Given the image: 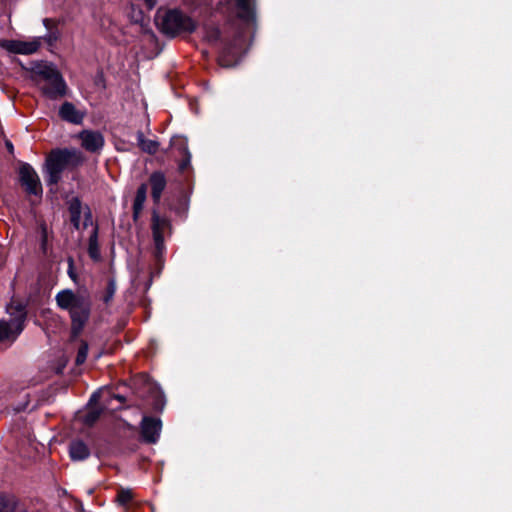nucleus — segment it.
<instances>
[{"label": "nucleus", "mask_w": 512, "mask_h": 512, "mask_svg": "<svg viewBox=\"0 0 512 512\" xmlns=\"http://www.w3.org/2000/svg\"><path fill=\"white\" fill-rule=\"evenodd\" d=\"M59 116L66 122L81 124L85 117V112L78 110L71 102H64L59 109Z\"/></svg>", "instance_id": "nucleus-14"}, {"label": "nucleus", "mask_w": 512, "mask_h": 512, "mask_svg": "<svg viewBox=\"0 0 512 512\" xmlns=\"http://www.w3.org/2000/svg\"><path fill=\"white\" fill-rule=\"evenodd\" d=\"M8 149L12 150L13 146L11 143H7Z\"/></svg>", "instance_id": "nucleus-33"}, {"label": "nucleus", "mask_w": 512, "mask_h": 512, "mask_svg": "<svg viewBox=\"0 0 512 512\" xmlns=\"http://www.w3.org/2000/svg\"><path fill=\"white\" fill-rule=\"evenodd\" d=\"M115 292H116V284H115V281L113 279H111V280H109L108 285L106 287V291L103 296V302L105 304H108L114 297Z\"/></svg>", "instance_id": "nucleus-24"}, {"label": "nucleus", "mask_w": 512, "mask_h": 512, "mask_svg": "<svg viewBox=\"0 0 512 512\" xmlns=\"http://www.w3.org/2000/svg\"><path fill=\"white\" fill-rule=\"evenodd\" d=\"M88 355V344L82 342L76 356V364L81 365L85 362Z\"/></svg>", "instance_id": "nucleus-25"}, {"label": "nucleus", "mask_w": 512, "mask_h": 512, "mask_svg": "<svg viewBox=\"0 0 512 512\" xmlns=\"http://www.w3.org/2000/svg\"><path fill=\"white\" fill-rule=\"evenodd\" d=\"M40 90L43 95L49 99L55 100L64 96L66 93V84L60 72L55 75V80L51 79L44 82Z\"/></svg>", "instance_id": "nucleus-11"}, {"label": "nucleus", "mask_w": 512, "mask_h": 512, "mask_svg": "<svg viewBox=\"0 0 512 512\" xmlns=\"http://www.w3.org/2000/svg\"><path fill=\"white\" fill-rule=\"evenodd\" d=\"M147 6L148 9L154 8L156 5V0H143Z\"/></svg>", "instance_id": "nucleus-27"}, {"label": "nucleus", "mask_w": 512, "mask_h": 512, "mask_svg": "<svg viewBox=\"0 0 512 512\" xmlns=\"http://www.w3.org/2000/svg\"><path fill=\"white\" fill-rule=\"evenodd\" d=\"M162 424L157 418L144 417L141 422V435L148 443H156L160 437Z\"/></svg>", "instance_id": "nucleus-12"}, {"label": "nucleus", "mask_w": 512, "mask_h": 512, "mask_svg": "<svg viewBox=\"0 0 512 512\" xmlns=\"http://www.w3.org/2000/svg\"><path fill=\"white\" fill-rule=\"evenodd\" d=\"M116 398H117L120 402H123V401H124V397H122V396H116Z\"/></svg>", "instance_id": "nucleus-32"}, {"label": "nucleus", "mask_w": 512, "mask_h": 512, "mask_svg": "<svg viewBox=\"0 0 512 512\" xmlns=\"http://www.w3.org/2000/svg\"><path fill=\"white\" fill-rule=\"evenodd\" d=\"M19 504L15 496L0 494V512H15Z\"/></svg>", "instance_id": "nucleus-19"}, {"label": "nucleus", "mask_w": 512, "mask_h": 512, "mask_svg": "<svg viewBox=\"0 0 512 512\" xmlns=\"http://www.w3.org/2000/svg\"><path fill=\"white\" fill-rule=\"evenodd\" d=\"M137 139H138L139 147L144 152H147L149 154H154L157 152L159 144L155 140L144 138L142 133H139Z\"/></svg>", "instance_id": "nucleus-22"}, {"label": "nucleus", "mask_w": 512, "mask_h": 512, "mask_svg": "<svg viewBox=\"0 0 512 512\" xmlns=\"http://www.w3.org/2000/svg\"><path fill=\"white\" fill-rule=\"evenodd\" d=\"M43 23H44V25H45L46 27H48L49 19H44V20H43Z\"/></svg>", "instance_id": "nucleus-31"}, {"label": "nucleus", "mask_w": 512, "mask_h": 512, "mask_svg": "<svg viewBox=\"0 0 512 512\" xmlns=\"http://www.w3.org/2000/svg\"><path fill=\"white\" fill-rule=\"evenodd\" d=\"M147 196V187L145 184H142L136 192L134 204H133V213L134 217L137 218L138 215L141 213L144 203L146 201Z\"/></svg>", "instance_id": "nucleus-18"}, {"label": "nucleus", "mask_w": 512, "mask_h": 512, "mask_svg": "<svg viewBox=\"0 0 512 512\" xmlns=\"http://www.w3.org/2000/svg\"><path fill=\"white\" fill-rule=\"evenodd\" d=\"M170 228V221L154 211L152 216V232L155 244V257L157 259H160L164 252V233L170 230Z\"/></svg>", "instance_id": "nucleus-6"}, {"label": "nucleus", "mask_w": 512, "mask_h": 512, "mask_svg": "<svg viewBox=\"0 0 512 512\" xmlns=\"http://www.w3.org/2000/svg\"><path fill=\"white\" fill-rule=\"evenodd\" d=\"M59 73L57 68L47 62H40L34 65L32 68V80L36 86L40 89L44 82L48 80H55V75Z\"/></svg>", "instance_id": "nucleus-9"}, {"label": "nucleus", "mask_w": 512, "mask_h": 512, "mask_svg": "<svg viewBox=\"0 0 512 512\" xmlns=\"http://www.w3.org/2000/svg\"><path fill=\"white\" fill-rule=\"evenodd\" d=\"M19 180L27 194L41 196L42 185L38 174L31 165L24 163L20 166Z\"/></svg>", "instance_id": "nucleus-5"}, {"label": "nucleus", "mask_w": 512, "mask_h": 512, "mask_svg": "<svg viewBox=\"0 0 512 512\" xmlns=\"http://www.w3.org/2000/svg\"><path fill=\"white\" fill-rule=\"evenodd\" d=\"M171 146L178 150L183 159L179 163V170L185 171L191 163V153L188 149L187 139L183 136H175L171 139Z\"/></svg>", "instance_id": "nucleus-15"}, {"label": "nucleus", "mask_w": 512, "mask_h": 512, "mask_svg": "<svg viewBox=\"0 0 512 512\" xmlns=\"http://www.w3.org/2000/svg\"><path fill=\"white\" fill-rule=\"evenodd\" d=\"M68 273H69V275H70V277H71L72 279H74V278H75V276H74V272H72V261H71V260H70V263H69V271H68Z\"/></svg>", "instance_id": "nucleus-29"}, {"label": "nucleus", "mask_w": 512, "mask_h": 512, "mask_svg": "<svg viewBox=\"0 0 512 512\" xmlns=\"http://www.w3.org/2000/svg\"><path fill=\"white\" fill-rule=\"evenodd\" d=\"M81 140V146L91 153H99L105 143L101 132L93 130H83L78 135Z\"/></svg>", "instance_id": "nucleus-8"}, {"label": "nucleus", "mask_w": 512, "mask_h": 512, "mask_svg": "<svg viewBox=\"0 0 512 512\" xmlns=\"http://www.w3.org/2000/svg\"><path fill=\"white\" fill-rule=\"evenodd\" d=\"M155 22L163 33L170 36L195 30L193 20L178 10H158Z\"/></svg>", "instance_id": "nucleus-2"}, {"label": "nucleus", "mask_w": 512, "mask_h": 512, "mask_svg": "<svg viewBox=\"0 0 512 512\" xmlns=\"http://www.w3.org/2000/svg\"><path fill=\"white\" fill-rule=\"evenodd\" d=\"M88 253L93 260H98L100 258V249L98 245V230L96 227L93 229L92 234L89 237Z\"/></svg>", "instance_id": "nucleus-20"}, {"label": "nucleus", "mask_w": 512, "mask_h": 512, "mask_svg": "<svg viewBox=\"0 0 512 512\" xmlns=\"http://www.w3.org/2000/svg\"><path fill=\"white\" fill-rule=\"evenodd\" d=\"M101 411L98 408H90L84 415H83V422L86 425H92L94 424L100 417Z\"/></svg>", "instance_id": "nucleus-23"}, {"label": "nucleus", "mask_w": 512, "mask_h": 512, "mask_svg": "<svg viewBox=\"0 0 512 512\" xmlns=\"http://www.w3.org/2000/svg\"><path fill=\"white\" fill-rule=\"evenodd\" d=\"M99 398V393L95 392L92 394L91 398H90V402H96Z\"/></svg>", "instance_id": "nucleus-28"}, {"label": "nucleus", "mask_w": 512, "mask_h": 512, "mask_svg": "<svg viewBox=\"0 0 512 512\" xmlns=\"http://www.w3.org/2000/svg\"><path fill=\"white\" fill-rule=\"evenodd\" d=\"M236 14L246 25H252L255 21L254 0H236Z\"/></svg>", "instance_id": "nucleus-13"}, {"label": "nucleus", "mask_w": 512, "mask_h": 512, "mask_svg": "<svg viewBox=\"0 0 512 512\" xmlns=\"http://www.w3.org/2000/svg\"><path fill=\"white\" fill-rule=\"evenodd\" d=\"M55 300L61 309L68 311L72 331L75 334L80 333L90 317L92 305L90 297L84 293H75L70 289H65L56 294Z\"/></svg>", "instance_id": "nucleus-1"}, {"label": "nucleus", "mask_w": 512, "mask_h": 512, "mask_svg": "<svg viewBox=\"0 0 512 512\" xmlns=\"http://www.w3.org/2000/svg\"><path fill=\"white\" fill-rule=\"evenodd\" d=\"M214 33H215V39H217V38H218V36H219V32H218V31H215Z\"/></svg>", "instance_id": "nucleus-34"}, {"label": "nucleus", "mask_w": 512, "mask_h": 512, "mask_svg": "<svg viewBox=\"0 0 512 512\" xmlns=\"http://www.w3.org/2000/svg\"><path fill=\"white\" fill-rule=\"evenodd\" d=\"M0 46L8 52L22 55L35 53L41 46V38L34 37L28 40H1Z\"/></svg>", "instance_id": "nucleus-7"}, {"label": "nucleus", "mask_w": 512, "mask_h": 512, "mask_svg": "<svg viewBox=\"0 0 512 512\" xmlns=\"http://www.w3.org/2000/svg\"><path fill=\"white\" fill-rule=\"evenodd\" d=\"M150 183L152 187V197L155 202L160 200L161 194L166 187V179L162 172H154L150 176Z\"/></svg>", "instance_id": "nucleus-16"}, {"label": "nucleus", "mask_w": 512, "mask_h": 512, "mask_svg": "<svg viewBox=\"0 0 512 512\" xmlns=\"http://www.w3.org/2000/svg\"><path fill=\"white\" fill-rule=\"evenodd\" d=\"M69 453L73 460L81 461L90 455L88 446L81 440L71 442Z\"/></svg>", "instance_id": "nucleus-17"}, {"label": "nucleus", "mask_w": 512, "mask_h": 512, "mask_svg": "<svg viewBox=\"0 0 512 512\" xmlns=\"http://www.w3.org/2000/svg\"><path fill=\"white\" fill-rule=\"evenodd\" d=\"M132 491L130 489H121L118 492L117 500L121 505H126L132 499Z\"/></svg>", "instance_id": "nucleus-26"}, {"label": "nucleus", "mask_w": 512, "mask_h": 512, "mask_svg": "<svg viewBox=\"0 0 512 512\" xmlns=\"http://www.w3.org/2000/svg\"><path fill=\"white\" fill-rule=\"evenodd\" d=\"M74 156H76V152L67 149L53 151L50 154L46 161L47 183L49 185L56 184L59 181L62 171L69 165Z\"/></svg>", "instance_id": "nucleus-4"}, {"label": "nucleus", "mask_w": 512, "mask_h": 512, "mask_svg": "<svg viewBox=\"0 0 512 512\" xmlns=\"http://www.w3.org/2000/svg\"><path fill=\"white\" fill-rule=\"evenodd\" d=\"M69 211L71 214V222L76 229H79L80 226V216H81V203L79 199L74 198L70 202Z\"/></svg>", "instance_id": "nucleus-21"}, {"label": "nucleus", "mask_w": 512, "mask_h": 512, "mask_svg": "<svg viewBox=\"0 0 512 512\" xmlns=\"http://www.w3.org/2000/svg\"><path fill=\"white\" fill-rule=\"evenodd\" d=\"M9 320H0V341H14L24 329L26 320V307L21 301L12 300L6 306Z\"/></svg>", "instance_id": "nucleus-3"}, {"label": "nucleus", "mask_w": 512, "mask_h": 512, "mask_svg": "<svg viewBox=\"0 0 512 512\" xmlns=\"http://www.w3.org/2000/svg\"><path fill=\"white\" fill-rule=\"evenodd\" d=\"M15 512H27V510L24 508L23 505L19 504V506L16 508Z\"/></svg>", "instance_id": "nucleus-30"}, {"label": "nucleus", "mask_w": 512, "mask_h": 512, "mask_svg": "<svg viewBox=\"0 0 512 512\" xmlns=\"http://www.w3.org/2000/svg\"><path fill=\"white\" fill-rule=\"evenodd\" d=\"M244 46V40L242 36H239L235 40V43L223 51L219 57V64L223 67H232L237 64L239 57L242 54Z\"/></svg>", "instance_id": "nucleus-10"}]
</instances>
